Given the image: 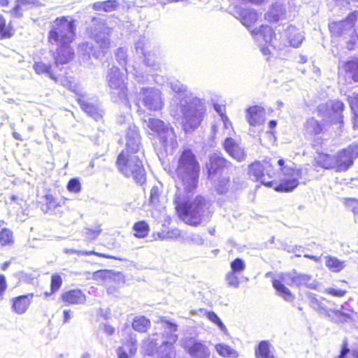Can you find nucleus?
Returning <instances> with one entry per match:
<instances>
[{
  "label": "nucleus",
  "mask_w": 358,
  "mask_h": 358,
  "mask_svg": "<svg viewBox=\"0 0 358 358\" xmlns=\"http://www.w3.org/2000/svg\"><path fill=\"white\" fill-rule=\"evenodd\" d=\"M115 57L119 64L123 67L127 65V51L123 48H120L115 52Z\"/></svg>",
  "instance_id": "obj_55"
},
{
  "label": "nucleus",
  "mask_w": 358,
  "mask_h": 358,
  "mask_svg": "<svg viewBox=\"0 0 358 358\" xmlns=\"http://www.w3.org/2000/svg\"><path fill=\"white\" fill-rule=\"evenodd\" d=\"M119 6L117 0H108L102 2H96L93 4V8L95 10H103L105 12H112L117 10Z\"/></svg>",
  "instance_id": "obj_36"
},
{
  "label": "nucleus",
  "mask_w": 358,
  "mask_h": 358,
  "mask_svg": "<svg viewBox=\"0 0 358 358\" xmlns=\"http://www.w3.org/2000/svg\"><path fill=\"white\" fill-rule=\"evenodd\" d=\"M199 172L200 166L196 156L190 149H185L178 159L176 173L187 192L196 188Z\"/></svg>",
  "instance_id": "obj_7"
},
{
  "label": "nucleus",
  "mask_w": 358,
  "mask_h": 358,
  "mask_svg": "<svg viewBox=\"0 0 358 358\" xmlns=\"http://www.w3.org/2000/svg\"><path fill=\"white\" fill-rule=\"evenodd\" d=\"M114 275V273L112 271L110 270H100L94 272L93 273L94 279L103 281H108L110 280Z\"/></svg>",
  "instance_id": "obj_46"
},
{
  "label": "nucleus",
  "mask_w": 358,
  "mask_h": 358,
  "mask_svg": "<svg viewBox=\"0 0 358 358\" xmlns=\"http://www.w3.org/2000/svg\"><path fill=\"white\" fill-rule=\"evenodd\" d=\"M62 285V278L58 275H54L52 276L51 279V289L52 292H55Z\"/></svg>",
  "instance_id": "obj_61"
},
{
  "label": "nucleus",
  "mask_w": 358,
  "mask_h": 358,
  "mask_svg": "<svg viewBox=\"0 0 358 358\" xmlns=\"http://www.w3.org/2000/svg\"><path fill=\"white\" fill-rule=\"evenodd\" d=\"M248 174L255 181H259L262 185L268 187H273V181L268 180L274 176L273 166L268 161H256L248 166Z\"/></svg>",
  "instance_id": "obj_10"
},
{
  "label": "nucleus",
  "mask_w": 358,
  "mask_h": 358,
  "mask_svg": "<svg viewBox=\"0 0 358 358\" xmlns=\"http://www.w3.org/2000/svg\"><path fill=\"white\" fill-rule=\"evenodd\" d=\"M247 120L252 126H257L265 121V110L259 106H254L247 109Z\"/></svg>",
  "instance_id": "obj_24"
},
{
  "label": "nucleus",
  "mask_w": 358,
  "mask_h": 358,
  "mask_svg": "<svg viewBox=\"0 0 358 358\" xmlns=\"http://www.w3.org/2000/svg\"><path fill=\"white\" fill-rule=\"evenodd\" d=\"M238 273L230 271L226 275V280L229 286L237 288L240 285Z\"/></svg>",
  "instance_id": "obj_49"
},
{
  "label": "nucleus",
  "mask_w": 358,
  "mask_h": 358,
  "mask_svg": "<svg viewBox=\"0 0 358 358\" xmlns=\"http://www.w3.org/2000/svg\"><path fill=\"white\" fill-rule=\"evenodd\" d=\"M215 350L220 356L224 357L236 358L238 357V353L235 350L224 343L216 345Z\"/></svg>",
  "instance_id": "obj_40"
},
{
  "label": "nucleus",
  "mask_w": 358,
  "mask_h": 358,
  "mask_svg": "<svg viewBox=\"0 0 358 358\" xmlns=\"http://www.w3.org/2000/svg\"><path fill=\"white\" fill-rule=\"evenodd\" d=\"M330 108L331 111L335 114V117H332L331 120H339L341 117V112L344 108L343 103L338 100L332 101L330 103Z\"/></svg>",
  "instance_id": "obj_44"
},
{
  "label": "nucleus",
  "mask_w": 358,
  "mask_h": 358,
  "mask_svg": "<svg viewBox=\"0 0 358 358\" xmlns=\"http://www.w3.org/2000/svg\"><path fill=\"white\" fill-rule=\"evenodd\" d=\"M149 48L150 43L145 37L139 38L135 45L136 53L145 57V64L146 66L155 70H157L159 69V64L156 62L155 60L152 59L151 57L152 55L148 50Z\"/></svg>",
  "instance_id": "obj_17"
},
{
  "label": "nucleus",
  "mask_w": 358,
  "mask_h": 358,
  "mask_svg": "<svg viewBox=\"0 0 358 358\" xmlns=\"http://www.w3.org/2000/svg\"><path fill=\"white\" fill-rule=\"evenodd\" d=\"M230 162L224 159L220 154L213 153L209 156L208 162L206 163L208 178L213 179L217 173H222L224 169L231 167Z\"/></svg>",
  "instance_id": "obj_15"
},
{
  "label": "nucleus",
  "mask_w": 358,
  "mask_h": 358,
  "mask_svg": "<svg viewBox=\"0 0 358 358\" xmlns=\"http://www.w3.org/2000/svg\"><path fill=\"white\" fill-rule=\"evenodd\" d=\"M231 271L235 273H241L245 268V262L240 258H236L230 264Z\"/></svg>",
  "instance_id": "obj_51"
},
{
  "label": "nucleus",
  "mask_w": 358,
  "mask_h": 358,
  "mask_svg": "<svg viewBox=\"0 0 358 358\" xmlns=\"http://www.w3.org/2000/svg\"><path fill=\"white\" fill-rule=\"evenodd\" d=\"M285 35L289 45L294 48H298L303 41V35L294 26H289L286 29Z\"/></svg>",
  "instance_id": "obj_28"
},
{
  "label": "nucleus",
  "mask_w": 358,
  "mask_h": 358,
  "mask_svg": "<svg viewBox=\"0 0 358 358\" xmlns=\"http://www.w3.org/2000/svg\"><path fill=\"white\" fill-rule=\"evenodd\" d=\"M138 101L150 111H157L162 108V92L154 87H142L138 93Z\"/></svg>",
  "instance_id": "obj_12"
},
{
  "label": "nucleus",
  "mask_w": 358,
  "mask_h": 358,
  "mask_svg": "<svg viewBox=\"0 0 358 358\" xmlns=\"http://www.w3.org/2000/svg\"><path fill=\"white\" fill-rule=\"evenodd\" d=\"M168 85L169 87L172 90V91L177 94H180L183 93H188L187 86H185L178 80L171 81L169 83Z\"/></svg>",
  "instance_id": "obj_47"
},
{
  "label": "nucleus",
  "mask_w": 358,
  "mask_h": 358,
  "mask_svg": "<svg viewBox=\"0 0 358 358\" xmlns=\"http://www.w3.org/2000/svg\"><path fill=\"white\" fill-rule=\"evenodd\" d=\"M324 292L334 296L342 297L345 295L347 291L345 289H338L334 287H328L325 289Z\"/></svg>",
  "instance_id": "obj_58"
},
{
  "label": "nucleus",
  "mask_w": 358,
  "mask_h": 358,
  "mask_svg": "<svg viewBox=\"0 0 358 358\" xmlns=\"http://www.w3.org/2000/svg\"><path fill=\"white\" fill-rule=\"evenodd\" d=\"M156 323L163 331L161 333L163 341L157 346V338H155L157 334L149 336L143 345L145 352L156 358H175L176 352L173 345L178 340V325L166 317H160Z\"/></svg>",
  "instance_id": "obj_2"
},
{
  "label": "nucleus",
  "mask_w": 358,
  "mask_h": 358,
  "mask_svg": "<svg viewBox=\"0 0 358 358\" xmlns=\"http://www.w3.org/2000/svg\"><path fill=\"white\" fill-rule=\"evenodd\" d=\"M75 20L69 16L57 17L50 22L48 41L52 46L71 45L76 36Z\"/></svg>",
  "instance_id": "obj_8"
},
{
  "label": "nucleus",
  "mask_w": 358,
  "mask_h": 358,
  "mask_svg": "<svg viewBox=\"0 0 358 358\" xmlns=\"http://www.w3.org/2000/svg\"><path fill=\"white\" fill-rule=\"evenodd\" d=\"M278 279L274 278L272 280L273 286L277 291L279 296L283 298L286 301L291 302L294 299V296L290 290L283 284L291 287L305 286L310 289H315L317 282L313 279L311 275L298 273L296 270H292L287 273H280L278 275Z\"/></svg>",
  "instance_id": "obj_5"
},
{
  "label": "nucleus",
  "mask_w": 358,
  "mask_h": 358,
  "mask_svg": "<svg viewBox=\"0 0 358 358\" xmlns=\"http://www.w3.org/2000/svg\"><path fill=\"white\" fill-rule=\"evenodd\" d=\"M174 203L179 217L185 223L192 226L208 221L212 213L210 203L201 196H196L192 201H183L176 194Z\"/></svg>",
  "instance_id": "obj_4"
},
{
  "label": "nucleus",
  "mask_w": 358,
  "mask_h": 358,
  "mask_svg": "<svg viewBox=\"0 0 358 358\" xmlns=\"http://www.w3.org/2000/svg\"><path fill=\"white\" fill-rule=\"evenodd\" d=\"M251 34L258 45H262L263 43H271L274 35L272 28L268 25L256 28L251 31Z\"/></svg>",
  "instance_id": "obj_22"
},
{
  "label": "nucleus",
  "mask_w": 358,
  "mask_h": 358,
  "mask_svg": "<svg viewBox=\"0 0 358 358\" xmlns=\"http://www.w3.org/2000/svg\"><path fill=\"white\" fill-rule=\"evenodd\" d=\"M62 300L67 304H83L86 296L80 289H71L62 294Z\"/></svg>",
  "instance_id": "obj_25"
},
{
  "label": "nucleus",
  "mask_w": 358,
  "mask_h": 358,
  "mask_svg": "<svg viewBox=\"0 0 358 358\" xmlns=\"http://www.w3.org/2000/svg\"><path fill=\"white\" fill-rule=\"evenodd\" d=\"M334 157V169L336 171H345L353 164L352 155L347 151V148L338 152Z\"/></svg>",
  "instance_id": "obj_23"
},
{
  "label": "nucleus",
  "mask_w": 358,
  "mask_h": 358,
  "mask_svg": "<svg viewBox=\"0 0 358 358\" xmlns=\"http://www.w3.org/2000/svg\"><path fill=\"white\" fill-rule=\"evenodd\" d=\"M67 188L69 191L77 193L80 190V183L78 180L73 178L69 180Z\"/></svg>",
  "instance_id": "obj_57"
},
{
  "label": "nucleus",
  "mask_w": 358,
  "mask_h": 358,
  "mask_svg": "<svg viewBox=\"0 0 358 358\" xmlns=\"http://www.w3.org/2000/svg\"><path fill=\"white\" fill-rule=\"evenodd\" d=\"M94 27L92 34L101 49V51H94L93 46L90 43L85 42L78 45V53L82 56L83 60H87L91 55L96 58H101L104 52L110 48V36L111 29L106 25L99 18L94 17Z\"/></svg>",
  "instance_id": "obj_6"
},
{
  "label": "nucleus",
  "mask_w": 358,
  "mask_h": 358,
  "mask_svg": "<svg viewBox=\"0 0 358 358\" xmlns=\"http://www.w3.org/2000/svg\"><path fill=\"white\" fill-rule=\"evenodd\" d=\"M12 35L11 29L6 27L5 20L0 16V39L10 38Z\"/></svg>",
  "instance_id": "obj_53"
},
{
  "label": "nucleus",
  "mask_w": 358,
  "mask_h": 358,
  "mask_svg": "<svg viewBox=\"0 0 358 358\" xmlns=\"http://www.w3.org/2000/svg\"><path fill=\"white\" fill-rule=\"evenodd\" d=\"M184 348L191 358H209V348L203 343L189 339L184 343Z\"/></svg>",
  "instance_id": "obj_16"
},
{
  "label": "nucleus",
  "mask_w": 358,
  "mask_h": 358,
  "mask_svg": "<svg viewBox=\"0 0 358 358\" xmlns=\"http://www.w3.org/2000/svg\"><path fill=\"white\" fill-rule=\"evenodd\" d=\"M316 164L324 169H334V157L328 154L318 153L315 159Z\"/></svg>",
  "instance_id": "obj_35"
},
{
  "label": "nucleus",
  "mask_w": 358,
  "mask_h": 358,
  "mask_svg": "<svg viewBox=\"0 0 358 358\" xmlns=\"http://www.w3.org/2000/svg\"><path fill=\"white\" fill-rule=\"evenodd\" d=\"M310 300V306L315 310L322 313L327 311L326 306L323 305V303L319 301L314 295H310L309 296Z\"/></svg>",
  "instance_id": "obj_48"
},
{
  "label": "nucleus",
  "mask_w": 358,
  "mask_h": 358,
  "mask_svg": "<svg viewBox=\"0 0 358 358\" xmlns=\"http://www.w3.org/2000/svg\"><path fill=\"white\" fill-rule=\"evenodd\" d=\"M33 69L37 74H45L55 82H57L58 77L50 64H45L43 62H36L33 65Z\"/></svg>",
  "instance_id": "obj_29"
},
{
  "label": "nucleus",
  "mask_w": 358,
  "mask_h": 358,
  "mask_svg": "<svg viewBox=\"0 0 358 358\" xmlns=\"http://www.w3.org/2000/svg\"><path fill=\"white\" fill-rule=\"evenodd\" d=\"M162 192V185L161 183L152 186L150 192L149 202L159 211H162V209H164V207L160 204Z\"/></svg>",
  "instance_id": "obj_30"
},
{
  "label": "nucleus",
  "mask_w": 358,
  "mask_h": 358,
  "mask_svg": "<svg viewBox=\"0 0 358 358\" xmlns=\"http://www.w3.org/2000/svg\"><path fill=\"white\" fill-rule=\"evenodd\" d=\"M77 101L81 109L96 121L102 118L103 110L96 100H92L85 94L82 93L78 94Z\"/></svg>",
  "instance_id": "obj_14"
},
{
  "label": "nucleus",
  "mask_w": 358,
  "mask_h": 358,
  "mask_svg": "<svg viewBox=\"0 0 358 358\" xmlns=\"http://www.w3.org/2000/svg\"><path fill=\"white\" fill-rule=\"evenodd\" d=\"M178 107V111L171 108V115L177 119L181 118L186 132L195 129L200 125L206 110L205 101L192 92L185 94L180 98Z\"/></svg>",
  "instance_id": "obj_3"
},
{
  "label": "nucleus",
  "mask_w": 358,
  "mask_h": 358,
  "mask_svg": "<svg viewBox=\"0 0 358 358\" xmlns=\"http://www.w3.org/2000/svg\"><path fill=\"white\" fill-rule=\"evenodd\" d=\"M230 187L229 178L227 176L220 177L215 183V190L218 194L226 193Z\"/></svg>",
  "instance_id": "obj_43"
},
{
  "label": "nucleus",
  "mask_w": 358,
  "mask_h": 358,
  "mask_svg": "<svg viewBox=\"0 0 358 358\" xmlns=\"http://www.w3.org/2000/svg\"><path fill=\"white\" fill-rule=\"evenodd\" d=\"M150 327V321L145 316L135 317L132 322V328L140 333H145Z\"/></svg>",
  "instance_id": "obj_34"
},
{
  "label": "nucleus",
  "mask_w": 358,
  "mask_h": 358,
  "mask_svg": "<svg viewBox=\"0 0 358 358\" xmlns=\"http://www.w3.org/2000/svg\"><path fill=\"white\" fill-rule=\"evenodd\" d=\"M325 266L332 272L338 273L345 268V262L341 261L335 257L325 256Z\"/></svg>",
  "instance_id": "obj_33"
},
{
  "label": "nucleus",
  "mask_w": 358,
  "mask_h": 358,
  "mask_svg": "<svg viewBox=\"0 0 358 358\" xmlns=\"http://www.w3.org/2000/svg\"><path fill=\"white\" fill-rule=\"evenodd\" d=\"M106 81L110 89V96L113 102L130 106L127 98V83L126 75L120 69L113 66L108 71Z\"/></svg>",
  "instance_id": "obj_9"
},
{
  "label": "nucleus",
  "mask_w": 358,
  "mask_h": 358,
  "mask_svg": "<svg viewBox=\"0 0 358 358\" xmlns=\"http://www.w3.org/2000/svg\"><path fill=\"white\" fill-rule=\"evenodd\" d=\"M257 358H275L270 353L269 343L267 341H262L259 343L257 350L255 352Z\"/></svg>",
  "instance_id": "obj_42"
},
{
  "label": "nucleus",
  "mask_w": 358,
  "mask_h": 358,
  "mask_svg": "<svg viewBox=\"0 0 358 358\" xmlns=\"http://www.w3.org/2000/svg\"><path fill=\"white\" fill-rule=\"evenodd\" d=\"M58 77V80L57 83H61L63 86L69 89L70 90L76 92V95L78 96V94H82L80 90H77V87L76 85H73L71 81L61 77L59 75H57Z\"/></svg>",
  "instance_id": "obj_54"
},
{
  "label": "nucleus",
  "mask_w": 358,
  "mask_h": 358,
  "mask_svg": "<svg viewBox=\"0 0 358 358\" xmlns=\"http://www.w3.org/2000/svg\"><path fill=\"white\" fill-rule=\"evenodd\" d=\"M184 241L188 244L196 245H202L204 243V239L202 236L198 234H191L186 236Z\"/></svg>",
  "instance_id": "obj_50"
},
{
  "label": "nucleus",
  "mask_w": 358,
  "mask_h": 358,
  "mask_svg": "<svg viewBox=\"0 0 358 358\" xmlns=\"http://www.w3.org/2000/svg\"><path fill=\"white\" fill-rule=\"evenodd\" d=\"M17 4L12 10V14L17 17H21L22 12L27 8L29 5L34 4L35 0H16Z\"/></svg>",
  "instance_id": "obj_41"
},
{
  "label": "nucleus",
  "mask_w": 358,
  "mask_h": 358,
  "mask_svg": "<svg viewBox=\"0 0 358 358\" xmlns=\"http://www.w3.org/2000/svg\"><path fill=\"white\" fill-rule=\"evenodd\" d=\"M100 227H97L95 229H87L86 237L89 239H95L101 232Z\"/></svg>",
  "instance_id": "obj_63"
},
{
  "label": "nucleus",
  "mask_w": 358,
  "mask_h": 358,
  "mask_svg": "<svg viewBox=\"0 0 358 358\" xmlns=\"http://www.w3.org/2000/svg\"><path fill=\"white\" fill-rule=\"evenodd\" d=\"M226 152L234 159L242 162L245 159L246 153L243 148L234 138H227L223 143Z\"/></svg>",
  "instance_id": "obj_18"
},
{
  "label": "nucleus",
  "mask_w": 358,
  "mask_h": 358,
  "mask_svg": "<svg viewBox=\"0 0 358 358\" xmlns=\"http://www.w3.org/2000/svg\"><path fill=\"white\" fill-rule=\"evenodd\" d=\"M55 52H53L52 56L55 59V65L59 68L60 65L68 64L72 60L74 56V52L71 45L56 46Z\"/></svg>",
  "instance_id": "obj_19"
},
{
  "label": "nucleus",
  "mask_w": 358,
  "mask_h": 358,
  "mask_svg": "<svg viewBox=\"0 0 358 358\" xmlns=\"http://www.w3.org/2000/svg\"><path fill=\"white\" fill-rule=\"evenodd\" d=\"M304 134L307 138H313L324 132L325 129V121H320L315 117L308 118L303 126Z\"/></svg>",
  "instance_id": "obj_20"
},
{
  "label": "nucleus",
  "mask_w": 358,
  "mask_h": 358,
  "mask_svg": "<svg viewBox=\"0 0 358 358\" xmlns=\"http://www.w3.org/2000/svg\"><path fill=\"white\" fill-rule=\"evenodd\" d=\"M348 36H349L350 38L347 41V48L348 50H352V49H354V48L356 46V45L357 43V41H358L357 35L356 34V31H355V32H353V33L348 34Z\"/></svg>",
  "instance_id": "obj_59"
},
{
  "label": "nucleus",
  "mask_w": 358,
  "mask_h": 358,
  "mask_svg": "<svg viewBox=\"0 0 358 358\" xmlns=\"http://www.w3.org/2000/svg\"><path fill=\"white\" fill-rule=\"evenodd\" d=\"M284 178L281 179L279 185L274 187L278 192H291L299 185V180L302 178L303 170L296 169L287 165L285 166V161L280 159L278 161Z\"/></svg>",
  "instance_id": "obj_11"
},
{
  "label": "nucleus",
  "mask_w": 358,
  "mask_h": 358,
  "mask_svg": "<svg viewBox=\"0 0 358 358\" xmlns=\"http://www.w3.org/2000/svg\"><path fill=\"white\" fill-rule=\"evenodd\" d=\"M347 151L352 157V159L358 157V144H352L347 148Z\"/></svg>",
  "instance_id": "obj_64"
},
{
  "label": "nucleus",
  "mask_w": 358,
  "mask_h": 358,
  "mask_svg": "<svg viewBox=\"0 0 358 358\" xmlns=\"http://www.w3.org/2000/svg\"><path fill=\"white\" fill-rule=\"evenodd\" d=\"M349 103L354 115L358 116V94L349 97Z\"/></svg>",
  "instance_id": "obj_60"
},
{
  "label": "nucleus",
  "mask_w": 358,
  "mask_h": 358,
  "mask_svg": "<svg viewBox=\"0 0 358 358\" xmlns=\"http://www.w3.org/2000/svg\"><path fill=\"white\" fill-rule=\"evenodd\" d=\"M160 142L166 152H172L178 146L176 136L172 127L168 126L159 134Z\"/></svg>",
  "instance_id": "obj_21"
},
{
  "label": "nucleus",
  "mask_w": 358,
  "mask_h": 358,
  "mask_svg": "<svg viewBox=\"0 0 358 358\" xmlns=\"http://www.w3.org/2000/svg\"><path fill=\"white\" fill-rule=\"evenodd\" d=\"M126 148L118 155L117 166L119 171L135 182L143 185L146 180L145 171L137 155L141 148V138L135 125H129L125 136Z\"/></svg>",
  "instance_id": "obj_1"
},
{
  "label": "nucleus",
  "mask_w": 358,
  "mask_h": 358,
  "mask_svg": "<svg viewBox=\"0 0 358 358\" xmlns=\"http://www.w3.org/2000/svg\"><path fill=\"white\" fill-rule=\"evenodd\" d=\"M241 15V22L245 27H250L257 20V13L252 9L243 10Z\"/></svg>",
  "instance_id": "obj_38"
},
{
  "label": "nucleus",
  "mask_w": 358,
  "mask_h": 358,
  "mask_svg": "<svg viewBox=\"0 0 358 358\" xmlns=\"http://www.w3.org/2000/svg\"><path fill=\"white\" fill-rule=\"evenodd\" d=\"M341 70L345 71L348 78H352L355 82H358V59H354L346 62Z\"/></svg>",
  "instance_id": "obj_31"
},
{
  "label": "nucleus",
  "mask_w": 358,
  "mask_h": 358,
  "mask_svg": "<svg viewBox=\"0 0 358 358\" xmlns=\"http://www.w3.org/2000/svg\"><path fill=\"white\" fill-rule=\"evenodd\" d=\"M13 243V232L8 229H3L0 231V244L1 245H10Z\"/></svg>",
  "instance_id": "obj_45"
},
{
  "label": "nucleus",
  "mask_w": 358,
  "mask_h": 358,
  "mask_svg": "<svg viewBox=\"0 0 358 358\" xmlns=\"http://www.w3.org/2000/svg\"><path fill=\"white\" fill-rule=\"evenodd\" d=\"M33 295H23L13 299V309L17 314L24 313L28 308Z\"/></svg>",
  "instance_id": "obj_27"
},
{
  "label": "nucleus",
  "mask_w": 358,
  "mask_h": 358,
  "mask_svg": "<svg viewBox=\"0 0 358 358\" xmlns=\"http://www.w3.org/2000/svg\"><path fill=\"white\" fill-rule=\"evenodd\" d=\"M345 204L347 208L352 211L355 218H358V200L351 198L347 199Z\"/></svg>",
  "instance_id": "obj_56"
},
{
  "label": "nucleus",
  "mask_w": 358,
  "mask_h": 358,
  "mask_svg": "<svg viewBox=\"0 0 358 358\" xmlns=\"http://www.w3.org/2000/svg\"><path fill=\"white\" fill-rule=\"evenodd\" d=\"M135 231L134 236L139 238L146 237L150 231V227L145 221H139L136 222L133 226Z\"/></svg>",
  "instance_id": "obj_39"
},
{
  "label": "nucleus",
  "mask_w": 358,
  "mask_h": 358,
  "mask_svg": "<svg viewBox=\"0 0 358 358\" xmlns=\"http://www.w3.org/2000/svg\"><path fill=\"white\" fill-rule=\"evenodd\" d=\"M144 127L148 128L154 133L158 135L165 129L168 124H166L162 120L155 118L149 117L148 120H143Z\"/></svg>",
  "instance_id": "obj_32"
},
{
  "label": "nucleus",
  "mask_w": 358,
  "mask_h": 358,
  "mask_svg": "<svg viewBox=\"0 0 358 358\" xmlns=\"http://www.w3.org/2000/svg\"><path fill=\"white\" fill-rule=\"evenodd\" d=\"M180 235H181L180 231L177 229H172L171 231L166 232L165 236H163L162 238H168V240L169 239L175 240V239L178 238L180 236Z\"/></svg>",
  "instance_id": "obj_62"
},
{
  "label": "nucleus",
  "mask_w": 358,
  "mask_h": 358,
  "mask_svg": "<svg viewBox=\"0 0 358 358\" xmlns=\"http://www.w3.org/2000/svg\"><path fill=\"white\" fill-rule=\"evenodd\" d=\"M206 316L209 320L217 324L222 331L225 334L227 332V329L225 325L222 323L220 317L214 312H208L206 313Z\"/></svg>",
  "instance_id": "obj_52"
},
{
  "label": "nucleus",
  "mask_w": 358,
  "mask_h": 358,
  "mask_svg": "<svg viewBox=\"0 0 358 358\" xmlns=\"http://www.w3.org/2000/svg\"><path fill=\"white\" fill-rule=\"evenodd\" d=\"M286 11L285 6L280 3L272 5L269 10L265 14V18L270 22H277L285 17Z\"/></svg>",
  "instance_id": "obj_26"
},
{
  "label": "nucleus",
  "mask_w": 358,
  "mask_h": 358,
  "mask_svg": "<svg viewBox=\"0 0 358 358\" xmlns=\"http://www.w3.org/2000/svg\"><path fill=\"white\" fill-rule=\"evenodd\" d=\"M41 202V209L45 213L55 210L58 206L57 201L51 194H46L43 196Z\"/></svg>",
  "instance_id": "obj_37"
},
{
  "label": "nucleus",
  "mask_w": 358,
  "mask_h": 358,
  "mask_svg": "<svg viewBox=\"0 0 358 358\" xmlns=\"http://www.w3.org/2000/svg\"><path fill=\"white\" fill-rule=\"evenodd\" d=\"M358 18V12L354 11L348 15L345 20L339 22H333L329 24L331 32L337 36L348 35L355 32L354 26Z\"/></svg>",
  "instance_id": "obj_13"
}]
</instances>
